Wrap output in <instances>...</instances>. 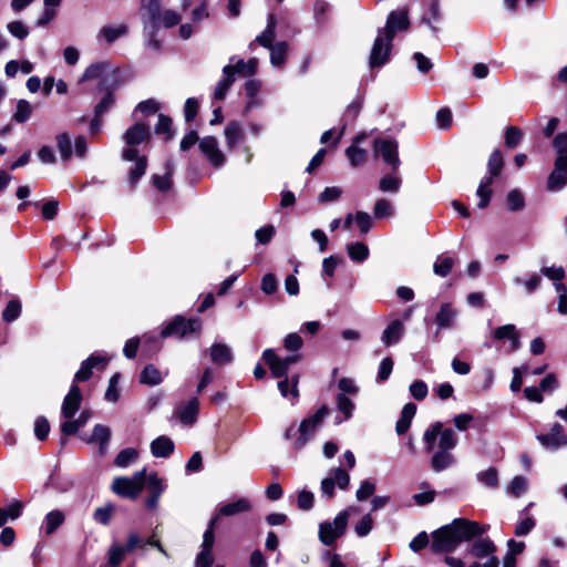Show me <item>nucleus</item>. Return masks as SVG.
I'll return each mask as SVG.
<instances>
[{"mask_svg": "<svg viewBox=\"0 0 567 567\" xmlns=\"http://www.w3.org/2000/svg\"><path fill=\"white\" fill-rule=\"evenodd\" d=\"M489 525L467 518H455L432 533L431 549L433 553H452L463 542H472L468 554L477 560L468 567H499L496 556L497 547L488 537H482Z\"/></svg>", "mask_w": 567, "mask_h": 567, "instance_id": "f257e3e1", "label": "nucleus"}, {"mask_svg": "<svg viewBox=\"0 0 567 567\" xmlns=\"http://www.w3.org/2000/svg\"><path fill=\"white\" fill-rule=\"evenodd\" d=\"M96 80L100 90L116 89L118 71L110 62L101 61L89 65L80 82Z\"/></svg>", "mask_w": 567, "mask_h": 567, "instance_id": "f03ea898", "label": "nucleus"}, {"mask_svg": "<svg viewBox=\"0 0 567 567\" xmlns=\"http://www.w3.org/2000/svg\"><path fill=\"white\" fill-rule=\"evenodd\" d=\"M504 167L503 155L498 150H495L487 162V176H485L476 190V195L480 197L478 207L484 208L488 205L492 196L491 185L495 177H497Z\"/></svg>", "mask_w": 567, "mask_h": 567, "instance_id": "7ed1b4c3", "label": "nucleus"}, {"mask_svg": "<svg viewBox=\"0 0 567 567\" xmlns=\"http://www.w3.org/2000/svg\"><path fill=\"white\" fill-rule=\"evenodd\" d=\"M352 511H354V508L349 507L340 512L332 522L319 524V539L323 545H334L336 540L346 533L349 516Z\"/></svg>", "mask_w": 567, "mask_h": 567, "instance_id": "20e7f679", "label": "nucleus"}, {"mask_svg": "<svg viewBox=\"0 0 567 567\" xmlns=\"http://www.w3.org/2000/svg\"><path fill=\"white\" fill-rule=\"evenodd\" d=\"M146 481V470L143 468L136 472L132 477L118 476L113 480L112 491L116 495L125 498L135 499L143 487L145 486Z\"/></svg>", "mask_w": 567, "mask_h": 567, "instance_id": "39448f33", "label": "nucleus"}, {"mask_svg": "<svg viewBox=\"0 0 567 567\" xmlns=\"http://www.w3.org/2000/svg\"><path fill=\"white\" fill-rule=\"evenodd\" d=\"M437 436H440V450L451 451L457 445V436L455 432L450 427L443 429V424L441 422H435L426 429L423 435V440L429 452L433 451Z\"/></svg>", "mask_w": 567, "mask_h": 567, "instance_id": "423d86ee", "label": "nucleus"}, {"mask_svg": "<svg viewBox=\"0 0 567 567\" xmlns=\"http://www.w3.org/2000/svg\"><path fill=\"white\" fill-rule=\"evenodd\" d=\"M151 136L150 126L145 123H135L130 126L123 134V141L126 144V148L122 152V158L124 161L132 162L137 157L138 151L135 146L147 141Z\"/></svg>", "mask_w": 567, "mask_h": 567, "instance_id": "0eeeda50", "label": "nucleus"}, {"mask_svg": "<svg viewBox=\"0 0 567 567\" xmlns=\"http://www.w3.org/2000/svg\"><path fill=\"white\" fill-rule=\"evenodd\" d=\"M202 329V321L199 318L186 319L183 316H176L169 323H167L161 331L162 338L176 337L183 339L190 333H197Z\"/></svg>", "mask_w": 567, "mask_h": 567, "instance_id": "6e6552de", "label": "nucleus"}, {"mask_svg": "<svg viewBox=\"0 0 567 567\" xmlns=\"http://www.w3.org/2000/svg\"><path fill=\"white\" fill-rule=\"evenodd\" d=\"M329 408L327 405H322L316 413L301 421L298 429L299 436L295 442L296 449H302L306 445L308 440L321 426L323 420L329 415Z\"/></svg>", "mask_w": 567, "mask_h": 567, "instance_id": "1a4fd4ad", "label": "nucleus"}, {"mask_svg": "<svg viewBox=\"0 0 567 567\" xmlns=\"http://www.w3.org/2000/svg\"><path fill=\"white\" fill-rule=\"evenodd\" d=\"M217 523V516H213L208 527L203 535V543L199 553L195 558V567H212L214 563L213 547L215 544L214 529Z\"/></svg>", "mask_w": 567, "mask_h": 567, "instance_id": "9d476101", "label": "nucleus"}, {"mask_svg": "<svg viewBox=\"0 0 567 567\" xmlns=\"http://www.w3.org/2000/svg\"><path fill=\"white\" fill-rule=\"evenodd\" d=\"M392 41V39L383 34V29L378 30V34L370 53L369 64L371 68H380L389 62Z\"/></svg>", "mask_w": 567, "mask_h": 567, "instance_id": "9b49d317", "label": "nucleus"}, {"mask_svg": "<svg viewBox=\"0 0 567 567\" xmlns=\"http://www.w3.org/2000/svg\"><path fill=\"white\" fill-rule=\"evenodd\" d=\"M398 147V142L392 138L375 140L373 143L374 152L381 155L392 172H398L401 164Z\"/></svg>", "mask_w": 567, "mask_h": 567, "instance_id": "f8f14e48", "label": "nucleus"}, {"mask_svg": "<svg viewBox=\"0 0 567 567\" xmlns=\"http://www.w3.org/2000/svg\"><path fill=\"white\" fill-rule=\"evenodd\" d=\"M350 484V475L347 471L340 467L331 470L330 476L321 481V493L327 498L334 496V486L337 485L340 489H347Z\"/></svg>", "mask_w": 567, "mask_h": 567, "instance_id": "ddd939ff", "label": "nucleus"}, {"mask_svg": "<svg viewBox=\"0 0 567 567\" xmlns=\"http://www.w3.org/2000/svg\"><path fill=\"white\" fill-rule=\"evenodd\" d=\"M536 439L544 449L549 451H557L567 446V433H565L563 425L558 422L553 424L548 433L538 434Z\"/></svg>", "mask_w": 567, "mask_h": 567, "instance_id": "4468645a", "label": "nucleus"}, {"mask_svg": "<svg viewBox=\"0 0 567 567\" xmlns=\"http://www.w3.org/2000/svg\"><path fill=\"white\" fill-rule=\"evenodd\" d=\"M491 338L498 342L508 341V351L515 352L520 349V333L515 324L507 323L491 331Z\"/></svg>", "mask_w": 567, "mask_h": 567, "instance_id": "2eb2a0df", "label": "nucleus"}, {"mask_svg": "<svg viewBox=\"0 0 567 567\" xmlns=\"http://www.w3.org/2000/svg\"><path fill=\"white\" fill-rule=\"evenodd\" d=\"M409 18L405 10L392 11L389 13L383 34L393 40L396 32L405 31L409 28Z\"/></svg>", "mask_w": 567, "mask_h": 567, "instance_id": "dca6fc26", "label": "nucleus"}, {"mask_svg": "<svg viewBox=\"0 0 567 567\" xmlns=\"http://www.w3.org/2000/svg\"><path fill=\"white\" fill-rule=\"evenodd\" d=\"M202 153L207 157L209 163L215 167H220L225 163V155L218 148V142L214 136H206L199 142Z\"/></svg>", "mask_w": 567, "mask_h": 567, "instance_id": "f3484780", "label": "nucleus"}, {"mask_svg": "<svg viewBox=\"0 0 567 567\" xmlns=\"http://www.w3.org/2000/svg\"><path fill=\"white\" fill-rule=\"evenodd\" d=\"M567 185V161L555 159L554 169L547 179V188L550 192H559Z\"/></svg>", "mask_w": 567, "mask_h": 567, "instance_id": "a211bd4d", "label": "nucleus"}, {"mask_svg": "<svg viewBox=\"0 0 567 567\" xmlns=\"http://www.w3.org/2000/svg\"><path fill=\"white\" fill-rule=\"evenodd\" d=\"M82 402V393L80 388L73 383L70 388L69 393L65 395L62 406L61 414L66 419H73Z\"/></svg>", "mask_w": 567, "mask_h": 567, "instance_id": "6ab92c4d", "label": "nucleus"}, {"mask_svg": "<svg viewBox=\"0 0 567 567\" xmlns=\"http://www.w3.org/2000/svg\"><path fill=\"white\" fill-rule=\"evenodd\" d=\"M458 311L450 302H443L435 316V323L439 330L450 329L455 326Z\"/></svg>", "mask_w": 567, "mask_h": 567, "instance_id": "aec40b11", "label": "nucleus"}, {"mask_svg": "<svg viewBox=\"0 0 567 567\" xmlns=\"http://www.w3.org/2000/svg\"><path fill=\"white\" fill-rule=\"evenodd\" d=\"M404 324L401 320L391 321L383 330L381 341L385 347H391L400 342L404 334Z\"/></svg>", "mask_w": 567, "mask_h": 567, "instance_id": "412c9836", "label": "nucleus"}, {"mask_svg": "<svg viewBox=\"0 0 567 567\" xmlns=\"http://www.w3.org/2000/svg\"><path fill=\"white\" fill-rule=\"evenodd\" d=\"M107 363V359L105 357H101L97 354L90 355L86 360H84L74 375V382H83L91 378L93 368L99 364L105 365Z\"/></svg>", "mask_w": 567, "mask_h": 567, "instance_id": "4be33fe9", "label": "nucleus"}, {"mask_svg": "<svg viewBox=\"0 0 567 567\" xmlns=\"http://www.w3.org/2000/svg\"><path fill=\"white\" fill-rule=\"evenodd\" d=\"M276 18L274 14L268 16L266 29L252 41L249 43V49L252 50L255 43L268 49L275 45L274 40L276 35Z\"/></svg>", "mask_w": 567, "mask_h": 567, "instance_id": "5701e85b", "label": "nucleus"}, {"mask_svg": "<svg viewBox=\"0 0 567 567\" xmlns=\"http://www.w3.org/2000/svg\"><path fill=\"white\" fill-rule=\"evenodd\" d=\"M198 411L199 401L197 398H193L178 408L177 414L184 425H193L197 420Z\"/></svg>", "mask_w": 567, "mask_h": 567, "instance_id": "b1692460", "label": "nucleus"}, {"mask_svg": "<svg viewBox=\"0 0 567 567\" xmlns=\"http://www.w3.org/2000/svg\"><path fill=\"white\" fill-rule=\"evenodd\" d=\"M364 138L365 134L357 135L352 144L346 150V154L353 167H358L367 161V151L358 146Z\"/></svg>", "mask_w": 567, "mask_h": 567, "instance_id": "393cba45", "label": "nucleus"}, {"mask_svg": "<svg viewBox=\"0 0 567 567\" xmlns=\"http://www.w3.org/2000/svg\"><path fill=\"white\" fill-rule=\"evenodd\" d=\"M262 359L269 367L272 377L282 378L287 374L288 368L282 362L281 358L278 357L272 349H266L262 352Z\"/></svg>", "mask_w": 567, "mask_h": 567, "instance_id": "a878e982", "label": "nucleus"}, {"mask_svg": "<svg viewBox=\"0 0 567 567\" xmlns=\"http://www.w3.org/2000/svg\"><path fill=\"white\" fill-rule=\"evenodd\" d=\"M175 449V444L168 436L161 435L152 441L151 452L154 457L166 458Z\"/></svg>", "mask_w": 567, "mask_h": 567, "instance_id": "bb28decb", "label": "nucleus"}, {"mask_svg": "<svg viewBox=\"0 0 567 567\" xmlns=\"http://www.w3.org/2000/svg\"><path fill=\"white\" fill-rule=\"evenodd\" d=\"M210 360L217 365H225L233 361L231 349L225 343H214L209 349Z\"/></svg>", "mask_w": 567, "mask_h": 567, "instance_id": "cd10ccee", "label": "nucleus"}, {"mask_svg": "<svg viewBox=\"0 0 567 567\" xmlns=\"http://www.w3.org/2000/svg\"><path fill=\"white\" fill-rule=\"evenodd\" d=\"M251 508V504L247 498H239L235 502L221 505L216 515L217 519L219 516H234L240 513L248 512Z\"/></svg>", "mask_w": 567, "mask_h": 567, "instance_id": "c85d7f7f", "label": "nucleus"}, {"mask_svg": "<svg viewBox=\"0 0 567 567\" xmlns=\"http://www.w3.org/2000/svg\"><path fill=\"white\" fill-rule=\"evenodd\" d=\"M223 79L217 83L214 91V99L221 101L226 97V94L233 85L235 78L233 76V65L227 64L223 69Z\"/></svg>", "mask_w": 567, "mask_h": 567, "instance_id": "c756f323", "label": "nucleus"}, {"mask_svg": "<svg viewBox=\"0 0 567 567\" xmlns=\"http://www.w3.org/2000/svg\"><path fill=\"white\" fill-rule=\"evenodd\" d=\"M416 412V405L414 403H406L401 412L400 419L396 422L395 431L399 435L404 434L408 432L411 422L415 415Z\"/></svg>", "mask_w": 567, "mask_h": 567, "instance_id": "7c9ffc66", "label": "nucleus"}, {"mask_svg": "<svg viewBox=\"0 0 567 567\" xmlns=\"http://www.w3.org/2000/svg\"><path fill=\"white\" fill-rule=\"evenodd\" d=\"M90 416L89 411H82L78 419H66V421L61 424V432L66 436L74 435L87 423Z\"/></svg>", "mask_w": 567, "mask_h": 567, "instance_id": "2f4dec72", "label": "nucleus"}, {"mask_svg": "<svg viewBox=\"0 0 567 567\" xmlns=\"http://www.w3.org/2000/svg\"><path fill=\"white\" fill-rule=\"evenodd\" d=\"M64 519L63 512L59 509L51 511L45 515L41 528L47 535H51L63 524Z\"/></svg>", "mask_w": 567, "mask_h": 567, "instance_id": "473e14b6", "label": "nucleus"}, {"mask_svg": "<svg viewBox=\"0 0 567 567\" xmlns=\"http://www.w3.org/2000/svg\"><path fill=\"white\" fill-rule=\"evenodd\" d=\"M225 137L228 148H235L244 140V131L239 123L230 122L225 127Z\"/></svg>", "mask_w": 567, "mask_h": 567, "instance_id": "72a5a7b5", "label": "nucleus"}, {"mask_svg": "<svg viewBox=\"0 0 567 567\" xmlns=\"http://www.w3.org/2000/svg\"><path fill=\"white\" fill-rule=\"evenodd\" d=\"M270 50V63L275 68H281L287 58L288 53V43L285 41H280L275 43V45L268 48Z\"/></svg>", "mask_w": 567, "mask_h": 567, "instance_id": "f704fd0d", "label": "nucleus"}, {"mask_svg": "<svg viewBox=\"0 0 567 567\" xmlns=\"http://www.w3.org/2000/svg\"><path fill=\"white\" fill-rule=\"evenodd\" d=\"M111 439V430L102 424H96L93 429L92 441H96L100 444V453L105 454L109 447V442Z\"/></svg>", "mask_w": 567, "mask_h": 567, "instance_id": "c9c22d12", "label": "nucleus"}, {"mask_svg": "<svg viewBox=\"0 0 567 567\" xmlns=\"http://www.w3.org/2000/svg\"><path fill=\"white\" fill-rule=\"evenodd\" d=\"M454 463V457L450 451L439 450L434 453L431 465L435 472H442Z\"/></svg>", "mask_w": 567, "mask_h": 567, "instance_id": "e433bc0d", "label": "nucleus"}, {"mask_svg": "<svg viewBox=\"0 0 567 567\" xmlns=\"http://www.w3.org/2000/svg\"><path fill=\"white\" fill-rule=\"evenodd\" d=\"M233 65V76L235 78V74H241L245 76H251L257 72L258 69V59L251 58L248 61H244L243 59H239L236 61Z\"/></svg>", "mask_w": 567, "mask_h": 567, "instance_id": "4c0bfd02", "label": "nucleus"}, {"mask_svg": "<svg viewBox=\"0 0 567 567\" xmlns=\"http://www.w3.org/2000/svg\"><path fill=\"white\" fill-rule=\"evenodd\" d=\"M163 381L161 371L154 364L144 367L140 374V382L151 386L157 385Z\"/></svg>", "mask_w": 567, "mask_h": 567, "instance_id": "58836bf2", "label": "nucleus"}, {"mask_svg": "<svg viewBox=\"0 0 567 567\" xmlns=\"http://www.w3.org/2000/svg\"><path fill=\"white\" fill-rule=\"evenodd\" d=\"M455 260L447 255H439L433 264V272L439 277H446L454 267Z\"/></svg>", "mask_w": 567, "mask_h": 567, "instance_id": "ea45409f", "label": "nucleus"}, {"mask_svg": "<svg viewBox=\"0 0 567 567\" xmlns=\"http://www.w3.org/2000/svg\"><path fill=\"white\" fill-rule=\"evenodd\" d=\"M402 179L396 175V172L383 176L379 182V188L383 193L395 194L401 187Z\"/></svg>", "mask_w": 567, "mask_h": 567, "instance_id": "a19ab883", "label": "nucleus"}, {"mask_svg": "<svg viewBox=\"0 0 567 567\" xmlns=\"http://www.w3.org/2000/svg\"><path fill=\"white\" fill-rule=\"evenodd\" d=\"M127 27L125 24L120 25H106L100 30L99 37L105 39L107 43H112L118 38L127 33Z\"/></svg>", "mask_w": 567, "mask_h": 567, "instance_id": "79ce46f5", "label": "nucleus"}, {"mask_svg": "<svg viewBox=\"0 0 567 567\" xmlns=\"http://www.w3.org/2000/svg\"><path fill=\"white\" fill-rule=\"evenodd\" d=\"M347 251L350 259L355 262H363L369 257V248L363 243L349 244Z\"/></svg>", "mask_w": 567, "mask_h": 567, "instance_id": "37998d69", "label": "nucleus"}, {"mask_svg": "<svg viewBox=\"0 0 567 567\" xmlns=\"http://www.w3.org/2000/svg\"><path fill=\"white\" fill-rule=\"evenodd\" d=\"M115 514V506L107 503L93 512V519L101 525H109Z\"/></svg>", "mask_w": 567, "mask_h": 567, "instance_id": "c03bdc74", "label": "nucleus"}, {"mask_svg": "<svg viewBox=\"0 0 567 567\" xmlns=\"http://www.w3.org/2000/svg\"><path fill=\"white\" fill-rule=\"evenodd\" d=\"M33 112V106L27 100H19L17 103L16 112L12 115V120L17 123L27 122Z\"/></svg>", "mask_w": 567, "mask_h": 567, "instance_id": "a18cd8bd", "label": "nucleus"}, {"mask_svg": "<svg viewBox=\"0 0 567 567\" xmlns=\"http://www.w3.org/2000/svg\"><path fill=\"white\" fill-rule=\"evenodd\" d=\"M173 172H174V164L168 161L166 163V174L165 175H163V176L153 175L152 181H153L154 186L161 192L168 190L171 188V177H172Z\"/></svg>", "mask_w": 567, "mask_h": 567, "instance_id": "49530a36", "label": "nucleus"}, {"mask_svg": "<svg viewBox=\"0 0 567 567\" xmlns=\"http://www.w3.org/2000/svg\"><path fill=\"white\" fill-rule=\"evenodd\" d=\"M127 550L120 544H113L107 551V566L117 567L122 564Z\"/></svg>", "mask_w": 567, "mask_h": 567, "instance_id": "de8ad7c7", "label": "nucleus"}, {"mask_svg": "<svg viewBox=\"0 0 567 567\" xmlns=\"http://www.w3.org/2000/svg\"><path fill=\"white\" fill-rule=\"evenodd\" d=\"M135 165L128 173L130 183L135 186L138 179L145 174L147 167L146 156H138L134 159Z\"/></svg>", "mask_w": 567, "mask_h": 567, "instance_id": "09e8293b", "label": "nucleus"}, {"mask_svg": "<svg viewBox=\"0 0 567 567\" xmlns=\"http://www.w3.org/2000/svg\"><path fill=\"white\" fill-rule=\"evenodd\" d=\"M56 147L63 161H69L72 156V143L68 133H61L56 136Z\"/></svg>", "mask_w": 567, "mask_h": 567, "instance_id": "8fccbe9b", "label": "nucleus"}, {"mask_svg": "<svg viewBox=\"0 0 567 567\" xmlns=\"http://www.w3.org/2000/svg\"><path fill=\"white\" fill-rule=\"evenodd\" d=\"M278 389L284 398H287L290 393L293 399H297L299 396L298 375H293L291 381L288 379L279 381Z\"/></svg>", "mask_w": 567, "mask_h": 567, "instance_id": "3c124183", "label": "nucleus"}, {"mask_svg": "<svg viewBox=\"0 0 567 567\" xmlns=\"http://www.w3.org/2000/svg\"><path fill=\"white\" fill-rule=\"evenodd\" d=\"M138 456V453L135 449L127 447L122 450L115 457L114 464L117 467H126L130 464L134 463Z\"/></svg>", "mask_w": 567, "mask_h": 567, "instance_id": "603ef678", "label": "nucleus"}, {"mask_svg": "<svg viewBox=\"0 0 567 567\" xmlns=\"http://www.w3.org/2000/svg\"><path fill=\"white\" fill-rule=\"evenodd\" d=\"M173 122L172 118L165 114L158 115V122L155 125V133L165 135V140H171L174 136V132L172 128Z\"/></svg>", "mask_w": 567, "mask_h": 567, "instance_id": "864d4df0", "label": "nucleus"}, {"mask_svg": "<svg viewBox=\"0 0 567 567\" xmlns=\"http://www.w3.org/2000/svg\"><path fill=\"white\" fill-rule=\"evenodd\" d=\"M21 302L18 299H12L8 302L7 307L2 312V319L6 322H12L17 320L21 315Z\"/></svg>", "mask_w": 567, "mask_h": 567, "instance_id": "5fc2aeb1", "label": "nucleus"}, {"mask_svg": "<svg viewBox=\"0 0 567 567\" xmlns=\"http://www.w3.org/2000/svg\"><path fill=\"white\" fill-rule=\"evenodd\" d=\"M527 487H528V482L527 480L524 477V476H515L508 487H507V493L515 496V497H519L522 496L524 493H526L527 491Z\"/></svg>", "mask_w": 567, "mask_h": 567, "instance_id": "6e6d98bb", "label": "nucleus"}, {"mask_svg": "<svg viewBox=\"0 0 567 567\" xmlns=\"http://www.w3.org/2000/svg\"><path fill=\"white\" fill-rule=\"evenodd\" d=\"M115 89H106L104 96L102 100L95 105L94 114L97 115V117H102L113 105L114 99H113V91Z\"/></svg>", "mask_w": 567, "mask_h": 567, "instance_id": "4d7b16f0", "label": "nucleus"}, {"mask_svg": "<svg viewBox=\"0 0 567 567\" xmlns=\"http://www.w3.org/2000/svg\"><path fill=\"white\" fill-rule=\"evenodd\" d=\"M373 215L381 219L393 215V207L390 200L385 198L378 199L373 207Z\"/></svg>", "mask_w": 567, "mask_h": 567, "instance_id": "13d9d810", "label": "nucleus"}, {"mask_svg": "<svg viewBox=\"0 0 567 567\" xmlns=\"http://www.w3.org/2000/svg\"><path fill=\"white\" fill-rule=\"evenodd\" d=\"M145 485L150 494L156 495V497H161V495L165 491V485L163 481L155 473L146 476Z\"/></svg>", "mask_w": 567, "mask_h": 567, "instance_id": "bf43d9fd", "label": "nucleus"}, {"mask_svg": "<svg viewBox=\"0 0 567 567\" xmlns=\"http://www.w3.org/2000/svg\"><path fill=\"white\" fill-rule=\"evenodd\" d=\"M338 410L343 414L344 420H349L354 410V403L343 393L337 395Z\"/></svg>", "mask_w": 567, "mask_h": 567, "instance_id": "052dcab7", "label": "nucleus"}, {"mask_svg": "<svg viewBox=\"0 0 567 567\" xmlns=\"http://www.w3.org/2000/svg\"><path fill=\"white\" fill-rule=\"evenodd\" d=\"M477 480L487 487H497L498 485V473L495 467H489L486 471L477 474Z\"/></svg>", "mask_w": 567, "mask_h": 567, "instance_id": "680f3d73", "label": "nucleus"}, {"mask_svg": "<svg viewBox=\"0 0 567 567\" xmlns=\"http://www.w3.org/2000/svg\"><path fill=\"white\" fill-rule=\"evenodd\" d=\"M507 207L511 212H517L524 208L525 199L519 190L513 189L506 197Z\"/></svg>", "mask_w": 567, "mask_h": 567, "instance_id": "e2e57ef3", "label": "nucleus"}, {"mask_svg": "<svg viewBox=\"0 0 567 567\" xmlns=\"http://www.w3.org/2000/svg\"><path fill=\"white\" fill-rule=\"evenodd\" d=\"M394 362L391 357H385L380 362L378 374H377V382H384L386 381L393 370Z\"/></svg>", "mask_w": 567, "mask_h": 567, "instance_id": "0e129e2a", "label": "nucleus"}, {"mask_svg": "<svg viewBox=\"0 0 567 567\" xmlns=\"http://www.w3.org/2000/svg\"><path fill=\"white\" fill-rule=\"evenodd\" d=\"M355 224L360 229L361 235H365L370 231L373 226L371 216L362 210L354 214Z\"/></svg>", "mask_w": 567, "mask_h": 567, "instance_id": "69168bd1", "label": "nucleus"}, {"mask_svg": "<svg viewBox=\"0 0 567 567\" xmlns=\"http://www.w3.org/2000/svg\"><path fill=\"white\" fill-rule=\"evenodd\" d=\"M523 135L524 134L520 128H518L516 126L507 127V130L505 132L506 146L509 148L516 147L520 143Z\"/></svg>", "mask_w": 567, "mask_h": 567, "instance_id": "338daca9", "label": "nucleus"}, {"mask_svg": "<svg viewBox=\"0 0 567 567\" xmlns=\"http://www.w3.org/2000/svg\"><path fill=\"white\" fill-rule=\"evenodd\" d=\"M50 432V424L47 417L38 416L34 421V435L39 441H44Z\"/></svg>", "mask_w": 567, "mask_h": 567, "instance_id": "774afa93", "label": "nucleus"}]
</instances>
